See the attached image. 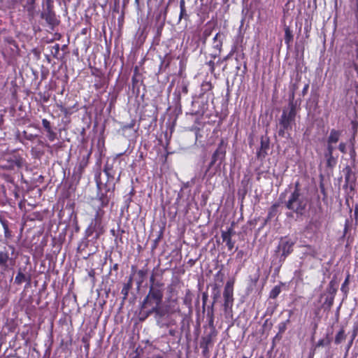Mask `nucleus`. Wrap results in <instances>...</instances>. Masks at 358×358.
Listing matches in <instances>:
<instances>
[{"label":"nucleus","mask_w":358,"mask_h":358,"mask_svg":"<svg viewBox=\"0 0 358 358\" xmlns=\"http://www.w3.org/2000/svg\"><path fill=\"white\" fill-rule=\"evenodd\" d=\"M308 203V197L300 192L299 184L296 182L294 192L285 202L286 208L297 215H302L304 214Z\"/></svg>","instance_id":"obj_1"},{"label":"nucleus","mask_w":358,"mask_h":358,"mask_svg":"<svg viewBox=\"0 0 358 358\" xmlns=\"http://www.w3.org/2000/svg\"><path fill=\"white\" fill-rule=\"evenodd\" d=\"M294 94L292 96V100L289 103V110H283L281 117L279 120L280 129L278 135L285 136V131L292 129V124L294 123L296 115V104L293 102Z\"/></svg>","instance_id":"obj_2"},{"label":"nucleus","mask_w":358,"mask_h":358,"mask_svg":"<svg viewBox=\"0 0 358 358\" xmlns=\"http://www.w3.org/2000/svg\"><path fill=\"white\" fill-rule=\"evenodd\" d=\"M163 292L160 289L150 287L149 293L144 299L142 308L147 309L148 314L158 313L159 306L162 301Z\"/></svg>","instance_id":"obj_3"},{"label":"nucleus","mask_w":358,"mask_h":358,"mask_svg":"<svg viewBox=\"0 0 358 358\" xmlns=\"http://www.w3.org/2000/svg\"><path fill=\"white\" fill-rule=\"evenodd\" d=\"M103 215L104 211L99 208L96 210L94 217L92 220L85 230L86 237H90L94 233H95L96 237L98 238L103 233V226L102 224Z\"/></svg>","instance_id":"obj_4"},{"label":"nucleus","mask_w":358,"mask_h":358,"mask_svg":"<svg viewBox=\"0 0 358 358\" xmlns=\"http://www.w3.org/2000/svg\"><path fill=\"white\" fill-rule=\"evenodd\" d=\"M226 155V149L224 145V141H221L220 143L218 145L217 148L214 152L212 155L211 161L209 164V166L206 170V173L209 171L210 169L217 162H219L218 166H220L221 163L225 158Z\"/></svg>","instance_id":"obj_5"},{"label":"nucleus","mask_w":358,"mask_h":358,"mask_svg":"<svg viewBox=\"0 0 358 358\" xmlns=\"http://www.w3.org/2000/svg\"><path fill=\"white\" fill-rule=\"evenodd\" d=\"M223 296L224 299V310L228 311V309H231L233 306L234 298H233V282L228 281L224 287Z\"/></svg>","instance_id":"obj_6"},{"label":"nucleus","mask_w":358,"mask_h":358,"mask_svg":"<svg viewBox=\"0 0 358 358\" xmlns=\"http://www.w3.org/2000/svg\"><path fill=\"white\" fill-rule=\"evenodd\" d=\"M42 17L51 25L57 24V19L55 13L52 10V1L47 0L46 9L44 13L41 14Z\"/></svg>","instance_id":"obj_7"},{"label":"nucleus","mask_w":358,"mask_h":358,"mask_svg":"<svg viewBox=\"0 0 358 358\" xmlns=\"http://www.w3.org/2000/svg\"><path fill=\"white\" fill-rule=\"evenodd\" d=\"M13 264L14 260L9 257L8 252L7 251H0V268L6 271Z\"/></svg>","instance_id":"obj_8"},{"label":"nucleus","mask_w":358,"mask_h":358,"mask_svg":"<svg viewBox=\"0 0 358 358\" xmlns=\"http://www.w3.org/2000/svg\"><path fill=\"white\" fill-rule=\"evenodd\" d=\"M293 245L292 242L287 240H283L280 243L278 249L279 252H282L280 259L285 260L287 255L292 252Z\"/></svg>","instance_id":"obj_9"},{"label":"nucleus","mask_w":358,"mask_h":358,"mask_svg":"<svg viewBox=\"0 0 358 358\" xmlns=\"http://www.w3.org/2000/svg\"><path fill=\"white\" fill-rule=\"evenodd\" d=\"M233 234V230L231 228H229L226 231L222 232V238L223 242L226 243L229 250H231L234 248V243L231 240V236Z\"/></svg>","instance_id":"obj_10"},{"label":"nucleus","mask_w":358,"mask_h":358,"mask_svg":"<svg viewBox=\"0 0 358 358\" xmlns=\"http://www.w3.org/2000/svg\"><path fill=\"white\" fill-rule=\"evenodd\" d=\"M223 39L224 34L220 32L217 33L213 38V48L218 52H221Z\"/></svg>","instance_id":"obj_11"},{"label":"nucleus","mask_w":358,"mask_h":358,"mask_svg":"<svg viewBox=\"0 0 358 358\" xmlns=\"http://www.w3.org/2000/svg\"><path fill=\"white\" fill-rule=\"evenodd\" d=\"M10 163L9 165L5 166L8 169H14V167H21L23 164L22 159L18 156H12L6 159Z\"/></svg>","instance_id":"obj_12"},{"label":"nucleus","mask_w":358,"mask_h":358,"mask_svg":"<svg viewBox=\"0 0 358 358\" xmlns=\"http://www.w3.org/2000/svg\"><path fill=\"white\" fill-rule=\"evenodd\" d=\"M341 135V132L340 131L331 129L327 138V143L332 144L336 143L338 141Z\"/></svg>","instance_id":"obj_13"},{"label":"nucleus","mask_w":358,"mask_h":358,"mask_svg":"<svg viewBox=\"0 0 358 358\" xmlns=\"http://www.w3.org/2000/svg\"><path fill=\"white\" fill-rule=\"evenodd\" d=\"M35 0H27L26 3L24 5V8L27 9L28 12V15L29 17H33L34 16L35 13Z\"/></svg>","instance_id":"obj_14"},{"label":"nucleus","mask_w":358,"mask_h":358,"mask_svg":"<svg viewBox=\"0 0 358 358\" xmlns=\"http://www.w3.org/2000/svg\"><path fill=\"white\" fill-rule=\"evenodd\" d=\"M26 280L27 279L25 275L20 270L15 278V283L17 285H20Z\"/></svg>","instance_id":"obj_15"},{"label":"nucleus","mask_w":358,"mask_h":358,"mask_svg":"<svg viewBox=\"0 0 358 358\" xmlns=\"http://www.w3.org/2000/svg\"><path fill=\"white\" fill-rule=\"evenodd\" d=\"M281 292V288L280 286H275L269 293V297L271 299H275Z\"/></svg>","instance_id":"obj_16"},{"label":"nucleus","mask_w":358,"mask_h":358,"mask_svg":"<svg viewBox=\"0 0 358 358\" xmlns=\"http://www.w3.org/2000/svg\"><path fill=\"white\" fill-rule=\"evenodd\" d=\"M345 338V331L343 329H341L335 337V343L336 344L341 343Z\"/></svg>","instance_id":"obj_17"},{"label":"nucleus","mask_w":358,"mask_h":358,"mask_svg":"<svg viewBox=\"0 0 358 358\" xmlns=\"http://www.w3.org/2000/svg\"><path fill=\"white\" fill-rule=\"evenodd\" d=\"M289 322V320L287 319L286 321L281 322L278 324V330L279 333L276 335V337L278 336L279 334H282L287 329V325Z\"/></svg>","instance_id":"obj_18"},{"label":"nucleus","mask_w":358,"mask_h":358,"mask_svg":"<svg viewBox=\"0 0 358 358\" xmlns=\"http://www.w3.org/2000/svg\"><path fill=\"white\" fill-rule=\"evenodd\" d=\"M293 36L289 28L287 27L285 30V42L287 45L289 44L290 41L292 40Z\"/></svg>","instance_id":"obj_19"},{"label":"nucleus","mask_w":358,"mask_h":358,"mask_svg":"<svg viewBox=\"0 0 358 358\" xmlns=\"http://www.w3.org/2000/svg\"><path fill=\"white\" fill-rule=\"evenodd\" d=\"M334 150L335 147L333 145V144L327 143V148L325 156L329 158L331 157Z\"/></svg>","instance_id":"obj_20"},{"label":"nucleus","mask_w":358,"mask_h":358,"mask_svg":"<svg viewBox=\"0 0 358 358\" xmlns=\"http://www.w3.org/2000/svg\"><path fill=\"white\" fill-rule=\"evenodd\" d=\"M306 254L313 257H316L317 256V251L315 248L308 247L306 251Z\"/></svg>","instance_id":"obj_21"},{"label":"nucleus","mask_w":358,"mask_h":358,"mask_svg":"<svg viewBox=\"0 0 358 358\" xmlns=\"http://www.w3.org/2000/svg\"><path fill=\"white\" fill-rule=\"evenodd\" d=\"M4 231V236L6 239L10 238L12 236L11 231L9 230L8 224L2 227Z\"/></svg>","instance_id":"obj_22"},{"label":"nucleus","mask_w":358,"mask_h":358,"mask_svg":"<svg viewBox=\"0 0 358 358\" xmlns=\"http://www.w3.org/2000/svg\"><path fill=\"white\" fill-rule=\"evenodd\" d=\"M47 131V137L50 141H54L56 138V133L51 129Z\"/></svg>","instance_id":"obj_23"},{"label":"nucleus","mask_w":358,"mask_h":358,"mask_svg":"<svg viewBox=\"0 0 358 358\" xmlns=\"http://www.w3.org/2000/svg\"><path fill=\"white\" fill-rule=\"evenodd\" d=\"M135 125V120H132L130 123L124 124L122 127V130L126 131L127 129H134Z\"/></svg>","instance_id":"obj_24"},{"label":"nucleus","mask_w":358,"mask_h":358,"mask_svg":"<svg viewBox=\"0 0 358 358\" xmlns=\"http://www.w3.org/2000/svg\"><path fill=\"white\" fill-rule=\"evenodd\" d=\"M42 124L46 131L52 129L50 122L47 119L42 120Z\"/></svg>","instance_id":"obj_25"},{"label":"nucleus","mask_w":358,"mask_h":358,"mask_svg":"<svg viewBox=\"0 0 358 358\" xmlns=\"http://www.w3.org/2000/svg\"><path fill=\"white\" fill-rule=\"evenodd\" d=\"M101 203V207H104L108 205L109 199L107 196H101L99 198Z\"/></svg>","instance_id":"obj_26"},{"label":"nucleus","mask_w":358,"mask_h":358,"mask_svg":"<svg viewBox=\"0 0 358 358\" xmlns=\"http://www.w3.org/2000/svg\"><path fill=\"white\" fill-rule=\"evenodd\" d=\"M90 155V154H88L87 156L83 157L82 162L80 164V166L81 169H83L87 165Z\"/></svg>","instance_id":"obj_27"},{"label":"nucleus","mask_w":358,"mask_h":358,"mask_svg":"<svg viewBox=\"0 0 358 358\" xmlns=\"http://www.w3.org/2000/svg\"><path fill=\"white\" fill-rule=\"evenodd\" d=\"M338 149L341 152L345 153L346 152V144L341 143L338 145Z\"/></svg>","instance_id":"obj_28"},{"label":"nucleus","mask_w":358,"mask_h":358,"mask_svg":"<svg viewBox=\"0 0 358 358\" xmlns=\"http://www.w3.org/2000/svg\"><path fill=\"white\" fill-rule=\"evenodd\" d=\"M0 223L2 225V227L8 224V220L1 213H0Z\"/></svg>","instance_id":"obj_29"},{"label":"nucleus","mask_w":358,"mask_h":358,"mask_svg":"<svg viewBox=\"0 0 358 358\" xmlns=\"http://www.w3.org/2000/svg\"><path fill=\"white\" fill-rule=\"evenodd\" d=\"M5 41H6L8 44L13 45L16 47L15 42L11 37L6 38Z\"/></svg>","instance_id":"obj_30"},{"label":"nucleus","mask_w":358,"mask_h":358,"mask_svg":"<svg viewBox=\"0 0 358 358\" xmlns=\"http://www.w3.org/2000/svg\"><path fill=\"white\" fill-rule=\"evenodd\" d=\"M185 16H187V13H186V9H183L182 11V10H180V15H179V21L181 20V19L185 17Z\"/></svg>","instance_id":"obj_31"},{"label":"nucleus","mask_w":358,"mask_h":358,"mask_svg":"<svg viewBox=\"0 0 358 358\" xmlns=\"http://www.w3.org/2000/svg\"><path fill=\"white\" fill-rule=\"evenodd\" d=\"M181 92L183 93V94H187L188 92V90H187V86L185 85V84H183L181 87Z\"/></svg>","instance_id":"obj_32"},{"label":"nucleus","mask_w":358,"mask_h":358,"mask_svg":"<svg viewBox=\"0 0 358 358\" xmlns=\"http://www.w3.org/2000/svg\"><path fill=\"white\" fill-rule=\"evenodd\" d=\"M206 105V104H203L202 108L196 112L198 115H203L205 113V110L207 108Z\"/></svg>","instance_id":"obj_33"},{"label":"nucleus","mask_w":358,"mask_h":358,"mask_svg":"<svg viewBox=\"0 0 358 358\" xmlns=\"http://www.w3.org/2000/svg\"><path fill=\"white\" fill-rule=\"evenodd\" d=\"M185 9V0L180 1V10Z\"/></svg>","instance_id":"obj_34"},{"label":"nucleus","mask_w":358,"mask_h":358,"mask_svg":"<svg viewBox=\"0 0 358 358\" xmlns=\"http://www.w3.org/2000/svg\"><path fill=\"white\" fill-rule=\"evenodd\" d=\"M324 344V341L323 340H320L317 343V346H323Z\"/></svg>","instance_id":"obj_35"},{"label":"nucleus","mask_w":358,"mask_h":358,"mask_svg":"<svg viewBox=\"0 0 358 358\" xmlns=\"http://www.w3.org/2000/svg\"><path fill=\"white\" fill-rule=\"evenodd\" d=\"M53 48L55 49V52H58V51L59 50V44H56L55 45H54Z\"/></svg>","instance_id":"obj_36"},{"label":"nucleus","mask_w":358,"mask_h":358,"mask_svg":"<svg viewBox=\"0 0 358 358\" xmlns=\"http://www.w3.org/2000/svg\"><path fill=\"white\" fill-rule=\"evenodd\" d=\"M348 278H347L345 279V282H343V284L342 285V287H341V289H342V290L343 289L344 286H345L346 284H348Z\"/></svg>","instance_id":"obj_37"},{"label":"nucleus","mask_w":358,"mask_h":358,"mask_svg":"<svg viewBox=\"0 0 358 358\" xmlns=\"http://www.w3.org/2000/svg\"><path fill=\"white\" fill-rule=\"evenodd\" d=\"M175 334H176V331H175L174 329H170V330H169V334H170L171 336H175Z\"/></svg>","instance_id":"obj_38"},{"label":"nucleus","mask_w":358,"mask_h":358,"mask_svg":"<svg viewBox=\"0 0 358 358\" xmlns=\"http://www.w3.org/2000/svg\"><path fill=\"white\" fill-rule=\"evenodd\" d=\"M308 88V85H305V87L303 89V94H305Z\"/></svg>","instance_id":"obj_39"},{"label":"nucleus","mask_w":358,"mask_h":358,"mask_svg":"<svg viewBox=\"0 0 358 358\" xmlns=\"http://www.w3.org/2000/svg\"><path fill=\"white\" fill-rule=\"evenodd\" d=\"M332 303H333V297H331L330 299V300H329V305L331 306Z\"/></svg>","instance_id":"obj_40"},{"label":"nucleus","mask_w":358,"mask_h":358,"mask_svg":"<svg viewBox=\"0 0 358 358\" xmlns=\"http://www.w3.org/2000/svg\"><path fill=\"white\" fill-rule=\"evenodd\" d=\"M154 280H155V278H154V276H153V275H152V276H151V278H150V282H151L152 283H153V282H154Z\"/></svg>","instance_id":"obj_41"},{"label":"nucleus","mask_w":358,"mask_h":358,"mask_svg":"<svg viewBox=\"0 0 358 358\" xmlns=\"http://www.w3.org/2000/svg\"><path fill=\"white\" fill-rule=\"evenodd\" d=\"M214 174H215V173H210V176H212Z\"/></svg>","instance_id":"obj_42"},{"label":"nucleus","mask_w":358,"mask_h":358,"mask_svg":"<svg viewBox=\"0 0 358 358\" xmlns=\"http://www.w3.org/2000/svg\"><path fill=\"white\" fill-rule=\"evenodd\" d=\"M243 358H248V357H245V356H243Z\"/></svg>","instance_id":"obj_43"},{"label":"nucleus","mask_w":358,"mask_h":358,"mask_svg":"<svg viewBox=\"0 0 358 358\" xmlns=\"http://www.w3.org/2000/svg\"><path fill=\"white\" fill-rule=\"evenodd\" d=\"M327 358H331V357H327Z\"/></svg>","instance_id":"obj_44"},{"label":"nucleus","mask_w":358,"mask_h":358,"mask_svg":"<svg viewBox=\"0 0 358 358\" xmlns=\"http://www.w3.org/2000/svg\"><path fill=\"white\" fill-rule=\"evenodd\" d=\"M1 24V21L0 20V24Z\"/></svg>","instance_id":"obj_45"},{"label":"nucleus","mask_w":358,"mask_h":358,"mask_svg":"<svg viewBox=\"0 0 358 358\" xmlns=\"http://www.w3.org/2000/svg\"><path fill=\"white\" fill-rule=\"evenodd\" d=\"M260 358H262V357H260Z\"/></svg>","instance_id":"obj_46"}]
</instances>
